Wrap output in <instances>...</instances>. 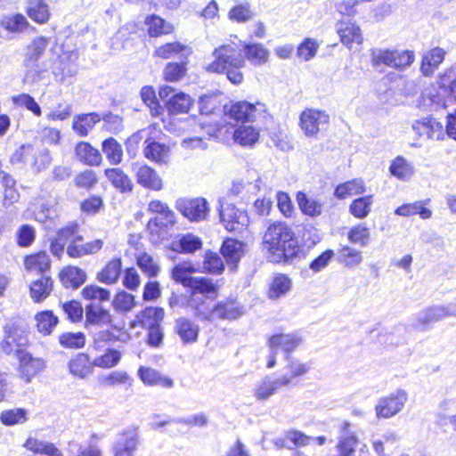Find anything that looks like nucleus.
I'll use <instances>...</instances> for the list:
<instances>
[{
	"mask_svg": "<svg viewBox=\"0 0 456 456\" xmlns=\"http://www.w3.org/2000/svg\"><path fill=\"white\" fill-rule=\"evenodd\" d=\"M293 288L290 276L284 273H275L267 285L266 297L270 300H278L288 295Z\"/></svg>",
	"mask_w": 456,
	"mask_h": 456,
	"instance_id": "obj_22",
	"label": "nucleus"
},
{
	"mask_svg": "<svg viewBox=\"0 0 456 456\" xmlns=\"http://www.w3.org/2000/svg\"><path fill=\"white\" fill-rule=\"evenodd\" d=\"M139 442V432L135 427H128L118 433L113 446V456H133Z\"/></svg>",
	"mask_w": 456,
	"mask_h": 456,
	"instance_id": "obj_16",
	"label": "nucleus"
},
{
	"mask_svg": "<svg viewBox=\"0 0 456 456\" xmlns=\"http://www.w3.org/2000/svg\"><path fill=\"white\" fill-rule=\"evenodd\" d=\"M58 279L64 289H77L86 282L87 274L82 268L68 265L60 269Z\"/></svg>",
	"mask_w": 456,
	"mask_h": 456,
	"instance_id": "obj_24",
	"label": "nucleus"
},
{
	"mask_svg": "<svg viewBox=\"0 0 456 456\" xmlns=\"http://www.w3.org/2000/svg\"><path fill=\"white\" fill-rule=\"evenodd\" d=\"M84 240H75L69 243L66 248V253L70 258H80L85 256L94 255L103 248L104 241L102 239L83 243Z\"/></svg>",
	"mask_w": 456,
	"mask_h": 456,
	"instance_id": "obj_30",
	"label": "nucleus"
},
{
	"mask_svg": "<svg viewBox=\"0 0 456 456\" xmlns=\"http://www.w3.org/2000/svg\"><path fill=\"white\" fill-rule=\"evenodd\" d=\"M260 132L252 126H240L233 132V140L242 147H252L259 140Z\"/></svg>",
	"mask_w": 456,
	"mask_h": 456,
	"instance_id": "obj_51",
	"label": "nucleus"
},
{
	"mask_svg": "<svg viewBox=\"0 0 456 456\" xmlns=\"http://www.w3.org/2000/svg\"><path fill=\"white\" fill-rule=\"evenodd\" d=\"M330 124V115L322 110L305 108L299 114L298 126L307 137H316L322 126Z\"/></svg>",
	"mask_w": 456,
	"mask_h": 456,
	"instance_id": "obj_9",
	"label": "nucleus"
},
{
	"mask_svg": "<svg viewBox=\"0 0 456 456\" xmlns=\"http://www.w3.org/2000/svg\"><path fill=\"white\" fill-rule=\"evenodd\" d=\"M102 150L110 165L117 166L122 162L123 148L116 138L108 137L104 139L102 142Z\"/></svg>",
	"mask_w": 456,
	"mask_h": 456,
	"instance_id": "obj_52",
	"label": "nucleus"
},
{
	"mask_svg": "<svg viewBox=\"0 0 456 456\" xmlns=\"http://www.w3.org/2000/svg\"><path fill=\"white\" fill-rule=\"evenodd\" d=\"M83 299L86 301L107 302L110 299V290L97 284L86 285L80 292Z\"/></svg>",
	"mask_w": 456,
	"mask_h": 456,
	"instance_id": "obj_62",
	"label": "nucleus"
},
{
	"mask_svg": "<svg viewBox=\"0 0 456 456\" xmlns=\"http://www.w3.org/2000/svg\"><path fill=\"white\" fill-rule=\"evenodd\" d=\"M266 111L265 103L260 102L252 103L245 100L231 102L228 107H225V114L228 118L241 124L253 123Z\"/></svg>",
	"mask_w": 456,
	"mask_h": 456,
	"instance_id": "obj_6",
	"label": "nucleus"
},
{
	"mask_svg": "<svg viewBox=\"0 0 456 456\" xmlns=\"http://www.w3.org/2000/svg\"><path fill=\"white\" fill-rule=\"evenodd\" d=\"M174 331L183 345H191L198 341L200 329L191 318L181 316L175 320Z\"/></svg>",
	"mask_w": 456,
	"mask_h": 456,
	"instance_id": "obj_23",
	"label": "nucleus"
},
{
	"mask_svg": "<svg viewBox=\"0 0 456 456\" xmlns=\"http://www.w3.org/2000/svg\"><path fill=\"white\" fill-rule=\"evenodd\" d=\"M366 191L365 183L361 178H354L338 184L334 190V196L338 200H345L354 195H361Z\"/></svg>",
	"mask_w": 456,
	"mask_h": 456,
	"instance_id": "obj_46",
	"label": "nucleus"
},
{
	"mask_svg": "<svg viewBox=\"0 0 456 456\" xmlns=\"http://www.w3.org/2000/svg\"><path fill=\"white\" fill-rule=\"evenodd\" d=\"M113 322V317L110 311L103 307H97L88 305L86 307V327L110 325Z\"/></svg>",
	"mask_w": 456,
	"mask_h": 456,
	"instance_id": "obj_44",
	"label": "nucleus"
},
{
	"mask_svg": "<svg viewBox=\"0 0 456 456\" xmlns=\"http://www.w3.org/2000/svg\"><path fill=\"white\" fill-rule=\"evenodd\" d=\"M94 354V367L102 370L115 368L121 362L123 355L122 352L115 347H103L101 353Z\"/></svg>",
	"mask_w": 456,
	"mask_h": 456,
	"instance_id": "obj_40",
	"label": "nucleus"
},
{
	"mask_svg": "<svg viewBox=\"0 0 456 456\" xmlns=\"http://www.w3.org/2000/svg\"><path fill=\"white\" fill-rule=\"evenodd\" d=\"M336 31L339 41L347 48H351L353 45H360L363 42L361 28L352 20H338Z\"/></svg>",
	"mask_w": 456,
	"mask_h": 456,
	"instance_id": "obj_20",
	"label": "nucleus"
},
{
	"mask_svg": "<svg viewBox=\"0 0 456 456\" xmlns=\"http://www.w3.org/2000/svg\"><path fill=\"white\" fill-rule=\"evenodd\" d=\"M296 201L304 216L315 218L323 212V203L320 200L308 197L303 191L296 193Z\"/></svg>",
	"mask_w": 456,
	"mask_h": 456,
	"instance_id": "obj_38",
	"label": "nucleus"
},
{
	"mask_svg": "<svg viewBox=\"0 0 456 456\" xmlns=\"http://www.w3.org/2000/svg\"><path fill=\"white\" fill-rule=\"evenodd\" d=\"M165 312L159 306H146L139 311L130 322L129 326L132 329L142 328L148 329L154 323H159L163 320Z\"/></svg>",
	"mask_w": 456,
	"mask_h": 456,
	"instance_id": "obj_28",
	"label": "nucleus"
},
{
	"mask_svg": "<svg viewBox=\"0 0 456 456\" xmlns=\"http://www.w3.org/2000/svg\"><path fill=\"white\" fill-rule=\"evenodd\" d=\"M413 129L420 138L432 140H443L444 138L443 124L433 118L417 120L413 124Z\"/></svg>",
	"mask_w": 456,
	"mask_h": 456,
	"instance_id": "obj_29",
	"label": "nucleus"
},
{
	"mask_svg": "<svg viewBox=\"0 0 456 456\" xmlns=\"http://www.w3.org/2000/svg\"><path fill=\"white\" fill-rule=\"evenodd\" d=\"M103 174L110 183L122 193L131 192L134 183L130 176L120 167H107Z\"/></svg>",
	"mask_w": 456,
	"mask_h": 456,
	"instance_id": "obj_35",
	"label": "nucleus"
},
{
	"mask_svg": "<svg viewBox=\"0 0 456 456\" xmlns=\"http://www.w3.org/2000/svg\"><path fill=\"white\" fill-rule=\"evenodd\" d=\"M228 19L233 22L245 23L251 20L254 13L248 1L235 4L228 12Z\"/></svg>",
	"mask_w": 456,
	"mask_h": 456,
	"instance_id": "obj_64",
	"label": "nucleus"
},
{
	"mask_svg": "<svg viewBox=\"0 0 456 456\" xmlns=\"http://www.w3.org/2000/svg\"><path fill=\"white\" fill-rule=\"evenodd\" d=\"M373 202L372 194L358 197L350 203L349 213L357 219H364L371 212Z\"/></svg>",
	"mask_w": 456,
	"mask_h": 456,
	"instance_id": "obj_54",
	"label": "nucleus"
},
{
	"mask_svg": "<svg viewBox=\"0 0 456 456\" xmlns=\"http://www.w3.org/2000/svg\"><path fill=\"white\" fill-rule=\"evenodd\" d=\"M143 156L146 159L158 165L167 164L171 155V148L168 144L159 142L153 136L144 140Z\"/></svg>",
	"mask_w": 456,
	"mask_h": 456,
	"instance_id": "obj_15",
	"label": "nucleus"
},
{
	"mask_svg": "<svg viewBox=\"0 0 456 456\" xmlns=\"http://www.w3.org/2000/svg\"><path fill=\"white\" fill-rule=\"evenodd\" d=\"M135 263L142 273L150 279L157 277L160 273V266L158 262L146 252L137 255Z\"/></svg>",
	"mask_w": 456,
	"mask_h": 456,
	"instance_id": "obj_58",
	"label": "nucleus"
},
{
	"mask_svg": "<svg viewBox=\"0 0 456 456\" xmlns=\"http://www.w3.org/2000/svg\"><path fill=\"white\" fill-rule=\"evenodd\" d=\"M212 54L214 60L206 67L208 73L225 75L226 78L235 86L243 82L244 75L241 69L245 67L246 61L236 43L223 44L216 47Z\"/></svg>",
	"mask_w": 456,
	"mask_h": 456,
	"instance_id": "obj_3",
	"label": "nucleus"
},
{
	"mask_svg": "<svg viewBox=\"0 0 456 456\" xmlns=\"http://www.w3.org/2000/svg\"><path fill=\"white\" fill-rule=\"evenodd\" d=\"M188 60L181 61H169L162 70V78L167 83H177L183 79L188 72Z\"/></svg>",
	"mask_w": 456,
	"mask_h": 456,
	"instance_id": "obj_47",
	"label": "nucleus"
},
{
	"mask_svg": "<svg viewBox=\"0 0 456 456\" xmlns=\"http://www.w3.org/2000/svg\"><path fill=\"white\" fill-rule=\"evenodd\" d=\"M219 217L224 229L229 232L242 233L248 229L249 224L248 212L232 203L221 205Z\"/></svg>",
	"mask_w": 456,
	"mask_h": 456,
	"instance_id": "obj_7",
	"label": "nucleus"
},
{
	"mask_svg": "<svg viewBox=\"0 0 456 456\" xmlns=\"http://www.w3.org/2000/svg\"><path fill=\"white\" fill-rule=\"evenodd\" d=\"M94 360L88 353L79 352L72 356L68 362L69 373L78 379H86L94 370Z\"/></svg>",
	"mask_w": 456,
	"mask_h": 456,
	"instance_id": "obj_27",
	"label": "nucleus"
},
{
	"mask_svg": "<svg viewBox=\"0 0 456 456\" xmlns=\"http://www.w3.org/2000/svg\"><path fill=\"white\" fill-rule=\"evenodd\" d=\"M282 387L285 386L281 384L280 377L272 379L270 376H265L254 388L253 394L256 400L265 401Z\"/></svg>",
	"mask_w": 456,
	"mask_h": 456,
	"instance_id": "obj_50",
	"label": "nucleus"
},
{
	"mask_svg": "<svg viewBox=\"0 0 456 456\" xmlns=\"http://www.w3.org/2000/svg\"><path fill=\"white\" fill-rule=\"evenodd\" d=\"M312 437L305 433L291 428L284 432L283 436L276 437L273 440V444L276 450L289 448L288 442H290L295 448L306 447L310 444Z\"/></svg>",
	"mask_w": 456,
	"mask_h": 456,
	"instance_id": "obj_31",
	"label": "nucleus"
},
{
	"mask_svg": "<svg viewBox=\"0 0 456 456\" xmlns=\"http://www.w3.org/2000/svg\"><path fill=\"white\" fill-rule=\"evenodd\" d=\"M289 373L280 377L281 384L289 387L295 384V380L305 376L311 369L309 363L298 361H290L288 364Z\"/></svg>",
	"mask_w": 456,
	"mask_h": 456,
	"instance_id": "obj_56",
	"label": "nucleus"
},
{
	"mask_svg": "<svg viewBox=\"0 0 456 456\" xmlns=\"http://www.w3.org/2000/svg\"><path fill=\"white\" fill-rule=\"evenodd\" d=\"M49 45V37L45 36L35 37L25 47L23 65L27 68L38 66V61L45 54Z\"/></svg>",
	"mask_w": 456,
	"mask_h": 456,
	"instance_id": "obj_19",
	"label": "nucleus"
},
{
	"mask_svg": "<svg viewBox=\"0 0 456 456\" xmlns=\"http://www.w3.org/2000/svg\"><path fill=\"white\" fill-rule=\"evenodd\" d=\"M192 53L191 46L182 43L181 41H170L157 46L152 56L159 60H168L176 56L187 59Z\"/></svg>",
	"mask_w": 456,
	"mask_h": 456,
	"instance_id": "obj_25",
	"label": "nucleus"
},
{
	"mask_svg": "<svg viewBox=\"0 0 456 456\" xmlns=\"http://www.w3.org/2000/svg\"><path fill=\"white\" fill-rule=\"evenodd\" d=\"M111 305L116 313L126 314L136 306L135 297L126 290H118L114 295Z\"/></svg>",
	"mask_w": 456,
	"mask_h": 456,
	"instance_id": "obj_53",
	"label": "nucleus"
},
{
	"mask_svg": "<svg viewBox=\"0 0 456 456\" xmlns=\"http://www.w3.org/2000/svg\"><path fill=\"white\" fill-rule=\"evenodd\" d=\"M123 261L120 256H115L109 259L96 273L97 281L106 284H116L122 274Z\"/></svg>",
	"mask_w": 456,
	"mask_h": 456,
	"instance_id": "obj_26",
	"label": "nucleus"
},
{
	"mask_svg": "<svg viewBox=\"0 0 456 456\" xmlns=\"http://www.w3.org/2000/svg\"><path fill=\"white\" fill-rule=\"evenodd\" d=\"M138 376L146 386H160L164 388H171L174 386V381L170 377L163 376L157 370L151 367H139Z\"/></svg>",
	"mask_w": 456,
	"mask_h": 456,
	"instance_id": "obj_39",
	"label": "nucleus"
},
{
	"mask_svg": "<svg viewBox=\"0 0 456 456\" xmlns=\"http://www.w3.org/2000/svg\"><path fill=\"white\" fill-rule=\"evenodd\" d=\"M25 12L37 24H45L50 20L51 10L46 0H27Z\"/></svg>",
	"mask_w": 456,
	"mask_h": 456,
	"instance_id": "obj_36",
	"label": "nucleus"
},
{
	"mask_svg": "<svg viewBox=\"0 0 456 456\" xmlns=\"http://www.w3.org/2000/svg\"><path fill=\"white\" fill-rule=\"evenodd\" d=\"M101 382L105 387H130L134 383V379L126 370H114L105 375Z\"/></svg>",
	"mask_w": 456,
	"mask_h": 456,
	"instance_id": "obj_59",
	"label": "nucleus"
},
{
	"mask_svg": "<svg viewBox=\"0 0 456 456\" xmlns=\"http://www.w3.org/2000/svg\"><path fill=\"white\" fill-rule=\"evenodd\" d=\"M194 272L193 266L178 264L172 268L171 278L175 283L187 289L189 294L184 300V307L195 318L203 322H214L235 320L242 315V306L236 299L226 298L211 307L210 302L218 297L219 285L209 277L192 276Z\"/></svg>",
	"mask_w": 456,
	"mask_h": 456,
	"instance_id": "obj_1",
	"label": "nucleus"
},
{
	"mask_svg": "<svg viewBox=\"0 0 456 456\" xmlns=\"http://www.w3.org/2000/svg\"><path fill=\"white\" fill-rule=\"evenodd\" d=\"M73 183L77 189L91 191L99 183L97 172L90 168L83 169L75 175Z\"/></svg>",
	"mask_w": 456,
	"mask_h": 456,
	"instance_id": "obj_55",
	"label": "nucleus"
},
{
	"mask_svg": "<svg viewBox=\"0 0 456 456\" xmlns=\"http://www.w3.org/2000/svg\"><path fill=\"white\" fill-rule=\"evenodd\" d=\"M337 262L347 269L355 268L361 265L362 255L359 249L349 245H342L337 249Z\"/></svg>",
	"mask_w": 456,
	"mask_h": 456,
	"instance_id": "obj_43",
	"label": "nucleus"
},
{
	"mask_svg": "<svg viewBox=\"0 0 456 456\" xmlns=\"http://www.w3.org/2000/svg\"><path fill=\"white\" fill-rule=\"evenodd\" d=\"M262 246L276 263L288 265L305 257L296 233L284 221H273L268 224L262 237Z\"/></svg>",
	"mask_w": 456,
	"mask_h": 456,
	"instance_id": "obj_2",
	"label": "nucleus"
},
{
	"mask_svg": "<svg viewBox=\"0 0 456 456\" xmlns=\"http://www.w3.org/2000/svg\"><path fill=\"white\" fill-rule=\"evenodd\" d=\"M144 24L147 27V35L153 38L171 35L175 30L174 24L157 14L147 15L144 19Z\"/></svg>",
	"mask_w": 456,
	"mask_h": 456,
	"instance_id": "obj_33",
	"label": "nucleus"
},
{
	"mask_svg": "<svg viewBox=\"0 0 456 456\" xmlns=\"http://www.w3.org/2000/svg\"><path fill=\"white\" fill-rule=\"evenodd\" d=\"M429 200L404 203L395 208V214L397 216L408 217L419 215L422 219H428L432 216V211L428 207Z\"/></svg>",
	"mask_w": 456,
	"mask_h": 456,
	"instance_id": "obj_41",
	"label": "nucleus"
},
{
	"mask_svg": "<svg viewBox=\"0 0 456 456\" xmlns=\"http://www.w3.org/2000/svg\"><path fill=\"white\" fill-rule=\"evenodd\" d=\"M101 120L102 116L98 112L81 113L74 116L71 127L77 136L86 137Z\"/></svg>",
	"mask_w": 456,
	"mask_h": 456,
	"instance_id": "obj_32",
	"label": "nucleus"
},
{
	"mask_svg": "<svg viewBox=\"0 0 456 456\" xmlns=\"http://www.w3.org/2000/svg\"><path fill=\"white\" fill-rule=\"evenodd\" d=\"M447 52L441 47L436 46L427 51L421 57L420 71L424 76L433 75L436 69L445 59Z\"/></svg>",
	"mask_w": 456,
	"mask_h": 456,
	"instance_id": "obj_34",
	"label": "nucleus"
},
{
	"mask_svg": "<svg viewBox=\"0 0 456 456\" xmlns=\"http://www.w3.org/2000/svg\"><path fill=\"white\" fill-rule=\"evenodd\" d=\"M415 61L412 50L381 49L371 53L370 63L373 67L386 65L395 70H404Z\"/></svg>",
	"mask_w": 456,
	"mask_h": 456,
	"instance_id": "obj_5",
	"label": "nucleus"
},
{
	"mask_svg": "<svg viewBox=\"0 0 456 456\" xmlns=\"http://www.w3.org/2000/svg\"><path fill=\"white\" fill-rule=\"evenodd\" d=\"M452 69H450L439 74L437 84L444 96L447 100L456 102V77H452Z\"/></svg>",
	"mask_w": 456,
	"mask_h": 456,
	"instance_id": "obj_57",
	"label": "nucleus"
},
{
	"mask_svg": "<svg viewBox=\"0 0 456 456\" xmlns=\"http://www.w3.org/2000/svg\"><path fill=\"white\" fill-rule=\"evenodd\" d=\"M244 59L255 66H262L268 61L270 53L259 43H246L243 45Z\"/></svg>",
	"mask_w": 456,
	"mask_h": 456,
	"instance_id": "obj_49",
	"label": "nucleus"
},
{
	"mask_svg": "<svg viewBox=\"0 0 456 456\" xmlns=\"http://www.w3.org/2000/svg\"><path fill=\"white\" fill-rule=\"evenodd\" d=\"M18 372L20 378L29 383L45 368V362L39 357H34L28 351H17Z\"/></svg>",
	"mask_w": 456,
	"mask_h": 456,
	"instance_id": "obj_13",
	"label": "nucleus"
},
{
	"mask_svg": "<svg viewBox=\"0 0 456 456\" xmlns=\"http://www.w3.org/2000/svg\"><path fill=\"white\" fill-rule=\"evenodd\" d=\"M29 27L27 18L21 13H12L0 20V28L10 34L18 35L25 32Z\"/></svg>",
	"mask_w": 456,
	"mask_h": 456,
	"instance_id": "obj_48",
	"label": "nucleus"
},
{
	"mask_svg": "<svg viewBox=\"0 0 456 456\" xmlns=\"http://www.w3.org/2000/svg\"><path fill=\"white\" fill-rule=\"evenodd\" d=\"M194 101L186 93L174 94L167 102L166 107L169 114H186L193 106Z\"/></svg>",
	"mask_w": 456,
	"mask_h": 456,
	"instance_id": "obj_45",
	"label": "nucleus"
},
{
	"mask_svg": "<svg viewBox=\"0 0 456 456\" xmlns=\"http://www.w3.org/2000/svg\"><path fill=\"white\" fill-rule=\"evenodd\" d=\"M359 443L357 436L353 432L342 435L336 444L338 455L354 456Z\"/></svg>",
	"mask_w": 456,
	"mask_h": 456,
	"instance_id": "obj_60",
	"label": "nucleus"
},
{
	"mask_svg": "<svg viewBox=\"0 0 456 456\" xmlns=\"http://www.w3.org/2000/svg\"><path fill=\"white\" fill-rule=\"evenodd\" d=\"M105 204L102 196L90 194L79 202V210L82 214L94 216L104 209Z\"/></svg>",
	"mask_w": 456,
	"mask_h": 456,
	"instance_id": "obj_61",
	"label": "nucleus"
},
{
	"mask_svg": "<svg viewBox=\"0 0 456 456\" xmlns=\"http://www.w3.org/2000/svg\"><path fill=\"white\" fill-rule=\"evenodd\" d=\"M4 338L0 342V351L4 355L15 354L17 351H26L28 346V338L23 334L20 327L15 322H8L4 325Z\"/></svg>",
	"mask_w": 456,
	"mask_h": 456,
	"instance_id": "obj_8",
	"label": "nucleus"
},
{
	"mask_svg": "<svg viewBox=\"0 0 456 456\" xmlns=\"http://www.w3.org/2000/svg\"><path fill=\"white\" fill-rule=\"evenodd\" d=\"M134 169L136 183L142 188L153 191H159L164 188V182L158 171L148 164L135 163Z\"/></svg>",
	"mask_w": 456,
	"mask_h": 456,
	"instance_id": "obj_14",
	"label": "nucleus"
},
{
	"mask_svg": "<svg viewBox=\"0 0 456 456\" xmlns=\"http://www.w3.org/2000/svg\"><path fill=\"white\" fill-rule=\"evenodd\" d=\"M408 398L403 389H397L387 395L382 396L375 405L378 419H389L402 411Z\"/></svg>",
	"mask_w": 456,
	"mask_h": 456,
	"instance_id": "obj_11",
	"label": "nucleus"
},
{
	"mask_svg": "<svg viewBox=\"0 0 456 456\" xmlns=\"http://www.w3.org/2000/svg\"><path fill=\"white\" fill-rule=\"evenodd\" d=\"M302 338L297 333H274L271 335L266 342L267 346L270 350H281L287 359L289 358V354L294 352L301 344Z\"/></svg>",
	"mask_w": 456,
	"mask_h": 456,
	"instance_id": "obj_18",
	"label": "nucleus"
},
{
	"mask_svg": "<svg viewBox=\"0 0 456 456\" xmlns=\"http://www.w3.org/2000/svg\"><path fill=\"white\" fill-rule=\"evenodd\" d=\"M35 327L38 333L49 336L59 323V318L53 310L39 311L35 314Z\"/></svg>",
	"mask_w": 456,
	"mask_h": 456,
	"instance_id": "obj_42",
	"label": "nucleus"
},
{
	"mask_svg": "<svg viewBox=\"0 0 456 456\" xmlns=\"http://www.w3.org/2000/svg\"><path fill=\"white\" fill-rule=\"evenodd\" d=\"M55 288L54 278L49 275L39 276L28 285V295L34 304H41L51 297Z\"/></svg>",
	"mask_w": 456,
	"mask_h": 456,
	"instance_id": "obj_17",
	"label": "nucleus"
},
{
	"mask_svg": "<svg viewBox=\"0 0 456 456\" xmlns=\"http://www.w3.org/2000/svg\"><path fill=\"white\" fill-rule=\"evenodd\" d=\"M175 208L191 222L207 219L209 213L208 201L201 197L180 198L175 201Z\"/></svg>",
	"mask_w": 456,
	"mask_h": 456,
	"instance_id": "obj_10",
	"label": "nucleus"
},
{
	"mask_svg": "<svg viewBox=\"0 0 456 456\" xmlns=\"http://www.w3.org/2000/svg\"><path fill=\"white\" fill-rule=\"evenodd\" d=\"M450 315V312L445 306L433 305L425 308L421 314L417 318L415 328L418 330H425L431 323L439 322Z\"/></svg>",
	"mask_w": 456,
	"mask_h": 456,
	"instance_id": "obj_37",
	"label": "nucleus"
},
{
	"mask_svg": "<svg viewBox=\"0 0 456 456\" xmlns=\"http://www.w3.org/2000/svg\"><path fill=\"white\" fill-rule=\"evenodd\" d=\"M59 344L66 349L77 350L86 346V335L81 332H63L58 337Z\"/></svg>",
	"mask_w": 456,
	"mask_h": 456,
	"instance_id": "obj_63",
	"label": "nucleus"
},
{
	"mask_svg": "<svg viewBox=\"0 0 456 456\" xmlns=\"http://www.w3.org/2000/svg\"><path fill=\"white\" fill-rule=\"evenodd\" d=\"M22 264L28 273L39 276L49 275L53 266L50 255L44 249L26 254Z\"/></svg>",
	"mask_w": 456,
	"mask_h": 456,
	"instance_id": "obj_12",
	"label": "nucleus"
},
{
	"mask_svg": "<svg viewBox=\"0 0 456 456\" xmlns=\"http://www.w3.org/2000/svg\"><path fill=\"white\" fill-rule=\"evenodd\" d=\"M147 210L153 215L145 226L150 240L154 243L163 240L168 231L177 224L175 211L167 203L157 199L150 200Z\"/></svg>",
	"mask_w": 456,
	"mask_h": 456,
	"instance_id": "obj_4",
	"label": "nucleus"
},
{
	"mask_svg": "<svg viewBox=\"0 0 456 456\" xmlns=\"http://www.w3.org/2000/svg\"><path fill=\"white\" fill-rule=\"evenodd\" d=\"M76 159L84 166L100 167L103 161L101 151L90 142L79 141L75 144Z\"/></svg>",
	"mask_w": 456,
	"mask_h": 456,
	"instance_id": "obj_21",
	"label": "nucleus"
}]
</instances>
